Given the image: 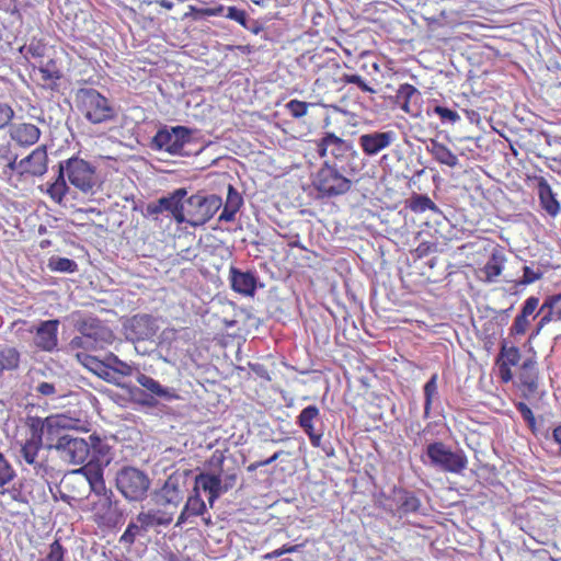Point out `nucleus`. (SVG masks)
<instances>
[{"label":"nucleus","instance_id":"6","mask_svg":"<svg viewBox=\"0 0 561 561\" xmlns=\"http://www.w3.org/2000/svg\"><path fill=\"white\" fill-rule=\"evenodd\" d=\"M425 456L427 461L423 459L424 463L444 472L459 474L468 465V458L462 449H451L440 440L430 443Z\"/></svg>","mask_w":561,"mask_h":561},{"label":"nucleus","instance_id":"5","mask_svg":"<svg viewBox=\"0 0 561 561\" xmlns=\"http://www.w3.org/2000/svg\"><path fill=\"white\" fill-rule=\"evenodd\" d=\"M115 486L128 502H142L151 486L148 473L133 466H124L116 471Z\"/></svg>","mask_w":561,"mask_h":561},{"label":"nucleus","instance_id":"39","mask_svg":"<svg viewBox=\"0 0 561 561\" xmlns=\"http://www.w3.org/2000/svg\"><path fill=\"white\" fill-rule=\"evenodd\" d=\"M21 353L13 346L0 351V370H16L20 367Z\"/></svg>","mask_w":561,"mask_h":561},{"label":"nucleus","instance_id":"13","mask_svg":"<svg viewBox=\"0 0 561 561\" xmlns=\"http://www.w3.org/2000/svg\"><path fill=\"white\" fill-rule=\"evenodd\" d=\"M21 459L32 467L34 474L47 479L53 476L54 468L48 463V457L43 453V444L27 443L21 444Z\"/></svg>","mask_w":561,"mask_h":561},{"label":"nucleus","instance_id":"26","mask_svg":"<svg viewBox=\"0 0 561 561\" xmlns=\"http://www.w3.org/2000/svg\"><path fill=\"white\" fill-rule=\"evenodd\" d=\"M243 205V197L238 192V190L229 184L227 187V198L226 203H222L224 209L218 217V221L220 222H231L236 219L237 213Z\"/></svg>","mask_w":561,"mask_h":561},{"label":"nucleus","instance_id":"31","mask_svg":"<svg viewBox=\"0 0 561 561\" xmlns=\"http://www.w3.org/2000/svg\"><path fill=\"white\" fill-rule=\"evenodd\" d=\"M106 356V360L108 364V369L112 374V383L125 388V382H123V378L126 376H130L133 374V367L127 363L119 359L115 354L110 353Z\"/></svg>","mask_w":561,"mask_h":561},{"label":"nucleus","instance_id":"38","mask_svg":"<svg viewBox=\"0 0 561 561\" xmlns=\"http://www.w3.org/2000/svg\"><path fill=\"white\" fill-rule=\"evenodd\" d=\"M34 391L37 394L47 397L50 399H57L64 397V387L59 378H53L49 381H38L34 387Z\"/></svg>","mask_w":561,"mask_h":561},{"label":"nucleus","instance_id":"56","mask_svg":"<svg viewBox=\"0 0 561 561\" xmlns=\"http://www.w3.org/2000/svg\"><path fill=\"white\" fill-rule=\"evenodd\" d=\"M90 443V453L98 454L100 456H105L108 453V446L102 442V439L92 434L89 436Z\"/></svg>","mask_w":561,"mask_h":561},{"label":"nucleus","instance_id":"43","mask_svg":"<svg viewBox=\"0 0 561 561\" xmlns=\"http://www.w3.org/2000/svg\"><path fill=\"white\" fill-rule=\"evenodd\" d=\"M427 114H435L439 117L442 124L454 125L460 121V115L447 106L435 104L427 108Z\"/></svg>","mask_w":561,"mask_h":561},{"label":"nucleus","instance_id":"9","mask_svg":"<svg viewBox=\"0 0 561 561\" xmlns=\"http://www.w3.org/2000/svg\"><path fill=\"white\" fill-rule=\"evenodd\" d=\"M48 449H56L60 458L69 463H83L90 455V443L85 438L75 435L69 427L59 432L55 440L48 443Z\"/></svg>","mask_w":561,"mask_h":561},{"label":"nucleus","instance_id":"33","mask_svg":"<svg viewBox=\"0 0 561 561\" xmlns=\"http://www.w3.org/2000/svg\"><path fill=\"white\" fill-rule=\"evenodd\" d=\"M206 512V504L201 497L197 490H193V493L188 496L183 511L181 512L178 525L183 524L191 516H199Z\"/></svg>","mask_w":561,"mask_h":561},{"label":"nucleus","instance_id":"62","mask_svg":"<svg viewBox=\"0 0 561 561\" xmlns=\"http://www.w3.org/2000/svg\"><path fill=\"white\" fill-rule=\"evenodd\" d=\"M547 312H545L541 317V319L539 320L538 324H537V328L536 330L531 333L530 335V339L538 335L539 332L541 331V329L547 324L549 323L550 321H554L553 320V313L551 312L550 309H546Z\"/></svg>","mask_w":561,"mask_h":561},{"label":"nucleus","instance_id":"1","mask_svg":"<svg viewBox=\"0 0 561 561\" xmlns=\"http://www.w3.org/2000/svg\"><path fill=\"white\" fill-rule=\"evenodd\" d=\"M66 176L71 185L84 194H94L100 187L95 167L79 157H71L59 162L57 178L47 190L57 203H60L69 192Z\"/></svg>","mask_w":561,"mask_h":561},{"label":"nucleus","instance_id":"63","mask_svg":"<svg viewBox=\"0 0 561 561\" xmlns=\"http://www.w3.org/2000/svg\"><path fill=\"white\" fill-rule=\"evenodd\" d=\"M501 378L504 382H508L513 378L510 365L500 364L499 366Z\"/></svg>","mask_w":561,"mask_h":561},{"label":"nucleus","instance_id":"64","mask_svg":"<svg viewBox=\"0 0 561 561\" xmlns=\"http://www.w3.org/2000/svg\"><path fill=\"white\" fill-rule=\"evenodd\" d=\"M27 54H30L34 58L42 57L44 55V46L38 45V44H36V45L31 44L27 47Z\"/></svg>","mask_w":561,"mask_h":561},{"label":"nucleus","instance_id":"50","mask_svg":"<svg viewBox=\"0 0 561 561\" xmlns=\"http://www.w3.org/2000/svg\"><path fill=\"white\" fill-rule=\"evenodd\" d=\"M15 477V471L9 460L0 453V486L8 484Z\"/></svg>","mask_w":561,"mask_h":561},{"label":"nucleus","instance_id":"4","mask_svg":"<svg viewBox=\"0 0 561 561\" xmlns=\"http://www.w3.org/2000/svg\"><path fill=\"white\" fill-rule=\"evenodd\" d=\"M75 104L92 124L113 121L116 112L111 102L94 88H79L75 92Z\"/></svg>","mask_w":561,"mask_h":561},{"label":"nucleus","instance_id":"17","mask_svg":"<svg viewBox=\"0 0 561 561\" xmlns=\"http://www.w3.org/2000/svg\"><path fill=\"white\" fill-rule=\"evenodd\" d=\"M136 381L146 390L147 396L154 402V407H157L160 401L171 402L180 399L174 388L165 387L146 374L137 373Z\"/></svg>","mask_w":561,"mask_h":561},{"label":"nucleus","instance_id":"58","mask_svg":"<svg viewBox=\"0 0 561 561\" xmlns=\"http://www.w3.org/2000/svg\"><path fill=\"white\" fill-rule=\"evenodd\" d=\"M516 409L520 413L523 420L527 423L530 428L535 427L536 420L531 409L525 402L516 403Z\"/></svg>","mask_w":561,"mask_h":561},{"label":"nucleus","instance_id":"24","mask_svg":"<svg viewBox=\"0 0 561 561\" xmlns=\"http://www.w3.org/2000/svg\"><path fill=\"white\" fill-rule=\"evenodd\" d=\"M538 305H539V298H537L535 296H530L525 300L520 312L516 316V318L510 329L511 335L517 336V335H524L526 333L527 328L530 323L528 318L534 314Z\"/></svg>","mask_w":561,"mask_h":561},{"label":"nucleus","instance_id":"44","mask_svg":"<svg viewBox=\"0 0 561 561\" xmlns=\"http://www.w3.org/2000/svg\"><path fill=\"white\" fill-rule=\"evenodd\" d=\"M437 374L432 375V377L424 385V416L428 417L430 411L432 408V403L434 398L437 396Z\"/></svg>","mask_w":561,"mask_h":561},{"label":"nucleus","instance_id":"48","mask_svg":"<svg viewBox=\"0 0 561 561\" xmlns=\"http://www.w3.org/2000/svg\"><path fill=\"white\" fill-rule=\"evenodd\" d=\"M220 11L225 18L238 22L245 28H250L248 25L249 16L244 10L238 9L237 7H228L227 9L221 8Z\"/></svg>","mask_w":561,"mask_h":561},{"label":"nucleus","instance_id":"22","mask_svg":"<svg viewBox=\"0 0 561 561\" xmlns=\"http://www.w3.org/2000/svg\"><path fill=\"white\" fill-rule=\"evenodd\" d=\"M185 195H187V188L179 187L159 198L163 213H169L178 225L184 224Z\"/></svg>","mask_w":561,"mask_h":561},{"label":"nucleus","instance_id":"23","mask_svg":"<svg viewBox=\"0 0 561 561\" xmlns=\"http://www.w3.org/2000/svg\"><path fill=\"white\" fill-rule=\"evenodd\" d=\"M393 502L400 516L419 513L422 507L421 500L415 493L402 488L393 489Z\"/></svg>","mask_w":561,"mask_h":561},{"label":"nucleus","instance_id":"2","mask_svg":"<svg viewBox=\"0 0 561 561\" xmlns=\"http://www.w3.org/2000/svg\"><path fill=\"white\" fill-rule=\"evenodd\" d=\"M72 324L75 330L80 333L69 343L72 350H103L114 341L115 336L110 327L93 314L73 313Z\"/></svg>","mask_w":561,"mask_h":561},{"label":"nucleus","instance_id":"61","mask_svg":"<svg viewBox=\"0 0 561 561\" xmlns=\"http://www.w3.org/2000/svg\"><path fill=\"white\" fill-rule=\"evenodd\" d=\"M162 213V206L160 205V199L158 198L157 201L147 204L144 211V216L152 217L154 220H157L158 215Z\"/></svg>","mask_w":561,"mask_h":561},{"label":"nucleus","instance_id":"7","mask_svg":"<svg viewBox=\"0 0 561 561\" xmlns=\"http://www.w3.org/2000/svg\"><path fill=\"white\" fill-rule=\"evenodd\" d=\"M312 185L322 197H336L347 194L353 181L341 172L335 162L325 161L316 173Z\"/></svg>","mask_w":561,"mask_h":561},{"label":"nucleus","instance_id":"34","mask_svg":"<svg viewBox=\"0 0 561 561\" xmlns=\"http://www.w3.org/2000/svg\"><path fill=\"white\" fill-rule=\"evenodd\" d=\"M18 146L12 145L8 140H3L0 142V164L3 165V172L7 174L8 172L14 173L18 164Z\"/></svg>","mask_w":561,"mask_h":561},{"label":"nucleus","instance_id":"53","mask_svg":"<svg viewBox=\"0 0 561 561\" xmlns=\"http://www.w3.org/2000/svg\"><path fill=\"white\" fill-rule=\"evenodd\" d=\"M541 277H542V272L540 268H537L535 271L530 266L524 265L523 266V277L518 282H516V285L533 284L534 282L540 279Z\"/></svg>","mask_w":561,"mask_h":561},{"label":"nucleus","instance_id":"11","mask_svg":"<svg viewBox=\"0 0 561 561\" xmlns=\"http://www.w3.org/2000/svg\"><path fill=\"white\" fill-rule=\"evenodd\" d=\"M187 471H175L165 480L161 489L153 493V501L157 505L178 506L186 492Z\"/></svg>","mask_w":561,"mask_h":561},{"label":"nucleus","instance_id":"37","mask_svg":"<svg viewBox=\"0 0 561 561\" xmlns=\"http://www.w3.org/2000/svg\"><path fill=\"white\" fill-rule=\"evenodd\" d=\"M407 207L416 214H421L426 210H431L434 214H442L438 206L427 195L424 194H412L411 197L407 201Z\"/></svg>","mask_w":561,"mask_h":561},{"label":"nucleus","instance_id":"54","mask_svg":"<svg viewBox=\"0 0 561 561\" xmlns=\"http://www.w3.org/2000/svg\"><path fill=\"white\" fill-rule=\"evenodd\" d=\"M488 282H493L502 273V264L493 256L483 268Z\"/></svg>","mask_w":561,"mask_h":561},{"label":"nucleus","instance_id":"35","mask_svg":"<svg viewBox=\"0 0 561 561\" xmlns=\"http://www.w3.org/2000/svg\"><path fill=\"white\" fill-rule=\"evenodd\" d=\"M324 144L330 146V154L336 160L344 158L347 152H352L353 156L356 154V151L353 150L352 144L337 137L333 133H327L324 135Z\"/></svg>","mask_w":561,"mask_h":561},{"label":"nucleus","instance_id":"49","mask_svg":"<svg viewBox=\"0 0 561 561\" xmlns=\"http://www.w3.org/2000/svg\"><path fill=\"white\" fill-rule=\"evenodd\" d=\"M560 301L561 294L547 297L537 314L545 312L546 309H550L551 312L553 313V320L561 321V308L558 307V304Z\"/></svg>","mask_w":561,"mask_h":561},{"label":"nucleus","instance_id":"55","mask_svg":"<svg viewBox=\"0 0 561 561\" xmlns=\"http://www.w3.org/2000/svg\"><path fill=\"white\" fill-rule=\"evenodd\" d=\"M287 110L295 118H300L307 114L308 104L299 100H291L286 104Z\"/></svg>","mask_w":561,"mask_h":561},{"label":"nucleus","instance_id":"52","mask_svg":"<svg viewBox=\"0 0 561 561\" xmlns=\"http://www.w3.org/2000/svg\"><path fill=\"white\" fill-rule=\"evenodd\" d=\"M73 473L82 476L83 481L88 483V485L103 478V470L100 468L82 467Z\"/></svg>","mask_w":561,"mask_h":561},{"label":"nucleus","instance_id":"15","mask_svg":"<svg viewBox=\"0 0 561 561\" xmlns=\"http://www.w3.org/2000/svg\"><path fill=\"white\" fill-rule=\"evenodd\" d=\"M229 282L233 291L247 297H253L257 287L263 286L260 284V278L256 271H243L233 265H231L229 268Z\"/></svg>","mask_w":561,"mask_h":561},{"label":"nucleus","instance_id":"16","mask_svg":"<svg viewBox=\"0 0 561 561\" xmlns=\"http://www.w3.org/2000/svg\"><path fill=\"white\" fill-rule=\"evenodd\" d=\"M48 169V156L45 146L34 149L28 156L18 161L16 170L20 176H43Z\"/></svg>","mask_w":561,"mask_h":561},{"label":"nucleus","instance_id":"12","mask_svg":"<svg viewBox=\"0 0 561 561\" xmlns=\"http://www.w3.org/2000/svg\"><path fill=\"white\" fill-rule=\"evenodd\" d=\"M159 330L157 320L150 314H135L124 323V333L128 341H152Z\"/></svg>","mask_w":561,"mask_h":561},{"label":"nucleus","instance_id":"59","mask_svg":"<svg viewBox=\"0 0 561 561\" xmlns=\"http://www.w3.org/2000/svg\"><path fill=\"white\" fill-rule=\"evenodd\" d=\"M14 116V111L7 103H0V129L8 126Z\"/></svg>","mask_w":561,"mask_h":561},{"label":"nucleus","instance_id":"14","mask_svg":"<svg viewBox=\"0 0 561 561\" xmlns=\"http://www.w3.org/2000/svg\"><path fill=\"white\" fill-rule=\"evenodd\" d=\"M125 515V507L114 492H108L105 497L100 499L96 513L99 524L116 528L124 523Z\"/></svg>","mask_w":561,"mask_h":561},{"label":"nucleus","instance_id":"47","mask_svg":"<svg viewBox=\"0 0 561 561\" xmlns=\"http://www.w3.org/2000/svg\"><path fill=\"white\" fill-rule=\"evenodd\" d=\"M500 359H502L501 364L516 366L520 359V353L518 347L507 346L506 341H503L500 351Z\"/></svg>","mask_w":561,"mask_h":561},{"label":"nucleus","instance_id":"45","mask_svg":"<svg viewBox=\"0 0 561 561\" xmlns=\"http://www.w3.org/2000/svg\"><path fill=\"white\" fill-rule=\"evenodd\" d=\"M48 267L55 272L73 273L78 270V264L68 257L51 256L48 261Z\"/></svg>","mask_w":561,"mask_h":561},{"label":"nucleus","instance_id":"40","mask_svg":"<svg viewBox=\"0 0 561 561\" xmlns=\"http://www.w3.org/2000/svg\"><path fill=\"white\" fill-rule=\"evenodd\" d=\"M141 526H144L141 522H138L137 519L135 522L131 520L121 536L119 543L125 547H131L137 537H144L148 533V530Z\"/></svg>","mask_w":561,"mask_h":561},{"label":"nucleus","instance_id":"46","mask_svg":"<svg viewBox=\"0 0 561 561\" xmlns=\"http://www.w3.org/2000/svg\"><path fill=\"white\" fill-rule=\"evenodd\" d=\"M124 389L128 391L130 399L135 403L145 408H156L154 402L150 400V398L146 393V390L142 387L125 383Z\"/></svg>","mask_w":561,"mask_h":561},{"label":"nucleus","instance_id":"28","mask_svg":"<svg viewBox=\"0 0 561 561\" xmlns=\"http://www.w3.org/2000/svg\"><path fill=\"white\" fill-rule=\"evenodd\" d=\"M77 358L88 370L96 375L99 378L112 383V374L108 369L106 356L103 359H100L99 357L88 353H78Z\"/></svg>","mask_w":561,"mask_h":561},{"label":"nucleus","instance_id":"30","mask_svg":"<svg viewBox=\"0 0 561 561\" xmlns=\"http://www.w3.org/2000/svg\"><path fill=\"white\" fill-rule=\"evenodd\" d=\"M137 520L142 523V528L149 530L158 526H169L173 520V514L161 510H149L140 512L137 515Z\"/></svg>","mask_w":561,"mask_h":561},{"label":"nucleus","instance_id":"18","mask_svg":"<svg viewBox=\"0 0 561 561\" xmlns=\"http://www.w3.org/2000/svg\"><path fill=\"white\" fill-rule=\"evenodd\" d=\"M397 140V134L393 130L373 131L363 134L358 137V145L363 152L368 157H374L383 149L391 146Z\"/></svg>","mask_w":561,"mask_h":561},{"label":"nucleus","instance_id":"41","mask_svg":"<svg viewBox=\"0 0 561 561\" xmlns=\"http://www.w3.org/2000/svg\"><path fill=\"white\" fill-rule=\"evenodd\" d=\"M536 363L533 359H526L520 369V382L527 387L529 391H535L538 387L537 383V374H536Z\"/></svg>","mask_w":561,"mask_h":561},{"label":"nucleus","instance_id":"60","mask_svg":"<svg viewBox=\"0 0 561 561\" xmlns=\"http://www.w3.org/2000/svg\"><path fill=\"white\" fill-rule=\"evenodd\" d=\"M89 488L91 492H93L98 496H101V499L105 497L108 492H113L111 489L106 488L104 477L99 481H94V483H91Z\"/></svg>","mask_w":561,"mask_h":561},{"label":"nucleus","instance_id":"10","mask_svg":"<svg viewBox=\"0 0 561 561\" xmlns=\"http://www.w3.org/2000/svg\"><path fill=\"white\" fill-rule=\"evenodd\" d=\"M25 425L30 430V436L25 442L43 444V437L46 435L48 444L55 440V436L59 432H64L70 426V421L64 415H50L46 419L27 415Z\"/></svg>","mask_w":561,"mask_h":561},{"label":"nucleus","instance_id":"20","mask_svg":"<svg viewBox=\"0 0 561 561\" xmlns=\"http://www.w3.org/2000/svg\"><path fill=\"white\" fill-rule=\"evenodd\" d=\"M320 421V410L317 405L311 404L301 410L297 416L296 423L304 433L309 437L313 447L321 446L322 432L316 430V423Z\"/></svg>","mask_w":561,"mask_h":561},{"label":"nucleus","instance_id":"27","mask_svg":"<svg viewBox=\"0 0 561 561\" xmlns=\"http://www.w3.org/2000/svg\"><path fill=\"white\" fill-rule=\"evenodd\" d=\"M400 108L408 114H414L421 100V92L412 84L404 83L399 87L396 94Z\"/></svg>","mask_w":561,"mask_h":561},{"label":"nucleus","instance_id":"57","mask_svg":"<svg viewBox=\"0 0 561 561\" xmlns=\"http://www.w3.org/2000/svg\"><path fill=\"white\" fill-rule=\"evenodd\" d=\"M345 83L356 84L363 92L375 93V90L370 88L359 75H343L342 79Z\"/></svg>","mask_w":561,"mask_h":561},{"label":"nucleus","instance_id":"3","mask_svg":"<svg viewBox=\"0 0 561 561\" xmlns=\"http://www.w3.org/2000/svg\"><path fill=\"white\" fill-rule=\"evenodd\" d=\"M184 202V224L193 228L206 225L222 206L219 195L205 191L185 195Z\"/></svg>","mask_w":561,"mask_h":561},{"label":"nucleus","instance_id":"42","mask_svg":"<svg viewBox=\"0 0 561 561\" xmlns=\"http://www.w3.org/2000/svg\"><path fill=\"white\" fill-rule=\"evenodd\" d=\"M540 201L543 209L549 215L556 216L559 213L560 204L548 184L540 186Z\"/></svg>","mask_w":561,"mask_h":561},{"label":"nucleus","instance_id":"8","mask_svg":"<svg viewBox=\"0 0 561 561\" xmlns=\"http://www.w3.org/2000/svg\"><path fill=\"white\" fill-rule=\"evenodd\" d=\"M193 130L186 126H161L151 138L149 147L154 151H165L171 156H183L185 145L192 140Z\"/></svg>","mask_w":561,"mask_h":561},{"label":"nucleus","instance_id":"25","mask_svg":"<svg viewBox=\"0 0 561 561\" xmlns=\"http://www.w3.org/2000/svg\"><path fill=\"white\" fill-rule=\"evenodd\" d=\"M10 136L18 145L32 146L38 141L41 130L34 124L20 123L10 127Z\"/></svg>","mask_w":561,"mask_h":561},{"label":"nucleus","instance_id":"19","mask_svg":"<svg viewBox=\"0 0 561 561\" xmlns=\"http://www.w3.org/2000/svg\"><path fill=\"white\" fill-rule=\"evenodd\" d=\"M58 320L42 321L38 325L32 329L31 332L35 333L34 345L44 351L53 352L58 345Z\"/></svg>","mask_w":561,"mask_h":561},{"label":"nucleus","instance_id":"32","mask_svg":"<svg viewBox=\"0 0 561 561\" xmlns=\"http://www.w3.org/2000/svg\"><path fill=\"white\" fill-rule=\"evenodd\" d=\"M426 150L433 156V158L445 165L450 168H455L458 164L457 156L451 152L445 145L438 142L435 139H430V142L426 145Z\"/></svg>","mask_w":561,"mask_h":561},{"label":"nucleus","instance_id":"36","mask_svg":"<svg viewBox=\"0 0 561 561\" xmlns=\"http://www.w3.org/2000/svg\"><path fill=\"white\" fill-rule=\"evenodd\" d=\"M41 79L44 81V87L56 90L58 84L57 81L62 78V72L57 67L55 60L49 59L46 64L38 67Z\"/></svg>","mask_w":561,"mask_h":561},{"label":"nucleus","instance_id":"29","mask_svg":"<svg viewBox=\"0 0 561 561\" xmlns=\"http://www.w3.org/2000/svg\"><path fill=\"white\" fill-rule=\"evenodd\" d=\"M225 456L216 450L210 460L209 465L213 469L216 470L217 473H220L221 476V486L224 489V492H228L230 489H232L237 482V472L234 468H225Z\"/></svg>","mask_w":561,"mask_h":561},{"label":"nucleus","instance_id":"21","mask_svg":"<svg viewBox=\"0 0 561 561\" xmlns=\"http://www.w3.org/2000/svg\"><path fill=\"white\" fill-rule=\"evenodd\" d=\"M193 490H203L208 493V502L213 506L214 502L222 494L221 476L211 468V472H201L194 479Z\"/></svg>","mask_w":561,"mask_h":561},{"label":"nucleus","instance_id":"51","mask_svg":"<svg viewBox=\"0 0 561 561\" xmlns=\"http://www.w3.org/2000/svg\"><path fill=\"white\" fill-rule=\"evenodd\" d=\"M66 549L61 546L59 540H55L49 545L48 552L38 561H65Z\"/></svg>","mask_w":561,"mask_h":561}]
</instances>
